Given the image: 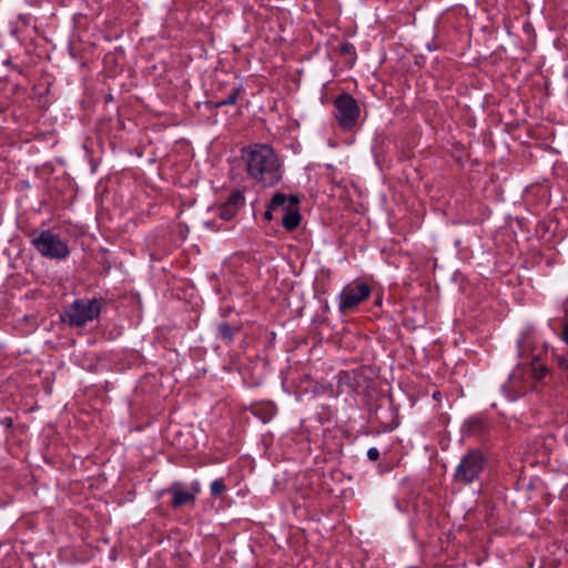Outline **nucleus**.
Returning a JSON list of instances; mask_svg holds the SVG:
<instances>
[{"mask_svg": "<svg viewBox=\"0 0 568 568\" xmlns=\"http://www.w3.org/2000/svg\"><path fill=\"white\" fill-rule=\"evenodd\" d=\"M556 361L560 369L568 372V353L556 355Z\"/></svg>", "mask_w": 568, "mask_h": 568, "instance_id": "obj_16", "label": "nucleus"}, {"mask_svg": "<svg viewBox=\"0 0 568 568\" xmlns=\"http://www.w3.org/2000/svg\"><path fill=\"white\" fill-rule=\"evenodd\" d=\"M288 200H290V203L287 204L286 210H291L292 206H294L298 203V197L296 195H291Z\"/></svg>", "mask_w": 568, "mask_h": 568, "instance_id": "obj_19", "label": "nucleus"}, {"mask_svg": "<svg viewBox=\"0 0 568 568\" xmlns=\"http://www.w3.org/2000/svg\"><path fill=\"white\" fill-rule=\"evenodd\" d=\"M101 307V300H75L63 312V314L61 315V320L63 323L70 326L82 327L87 323L92 322L99 317Z\"/></svg>", "mask_w": 568, "mask_h": 568, "instance_id": "obj_2", "label": "nucleus"}, {"mask_svg": "<svg viewBox=\"0 0 568 568\" xmlns=\"http://www.w3.org/2000/svg\"><path fill=\"white\" fill-rule=\"evenodd\" d=\"M534 388L531 377L526 374L523 365L518 366L509 376L507 384L503 386L507 397L511 400L527 394Z\"/></svg>", "mask_w": 568, "mask_h": 568, "instance_id": "obj_7", "label": "nucleus"}, {"mask_svg": "<svg viewBox=\"0 0 568 568\" xmlns=\"http://www.w3.org/2000/svg\"><path fill=\"white\" fill-rule=\"evenodd\" d=\"M274 210H275V209H270V205H268V206H267V210H266V212H265V214H264V217H265L266 220H272V211H274Z\"/></svg>", "mask_w": 568, "mask_h": 568, "instance_id": "obj_20", "label": "nucleus"}, {"mask_svg": "<svg viewBox=\"0 0 568 568\" xmlns=\"http://www.w3.org/2000/svg\"><path fill=\"white\" fill-rule=\"evenodd\" d=\"M486 458L478 449L468 450L460 459L454 480L462 485H469L479 479L480 474L486 467Z\"/></svg>", "mask_w": 568, "mask_h": 568, "instance_id": "obj_3", "label": "nucleus"}, {"mask_svg": "<svg viewBox=\"0 0 568 568\" xmlns=\"http://www.w3.org/2000/svg\"><path fill=\"white\" fill-rule=\"evenodd\" d=\"M286 203H287L286 195L283 193H276V194H274V196L271 200L270 209L277 210L280 207H283L286 211V207H287Z\"/></svg>", "mask_w": 568, "mask_h": 568, "instance_id": "obj_13", "label": "nucleus"}, {"mask_svg": "<svg viewBox=\"0 0 568 568\" xmlns=\"http://www.w3.org/2000/svg\"><path fill=\"white\" fill-rule=\"evenodd\" d=\"M301 222V214L297 210H286L282 217V224L287 231L295 230Z\"/></svg>", "mask_w": 568, "mask_h": 568, "instance_id": "obj_11", "label": "nucleus"}, {"mask_svg": "<svg viewBox=\"0 0 568 568\" xmlns=\"http://www.w3.org/2000/svg\"><path fill=\"white\" fill-rule=\"evenodd\" d=\"M349 48H351V44H348V43H344V44H342V47H341V51H342V52H348V51H349Z\"/></svg>", "mask_w": 568, "mask_h": 568, "instance_id": "obj_21", "label": "nucleus"}, {"mask_svg": "<svg viewBox=\"0 0 568 568\" xmlns=\"http://www.w3.org/2000/svg\"><path fill=\"white\" fill-rule=\"evenodd\" d=\"M168 491L172 495L171 506L180 508L189 504H194L195 496L200 491L199 487H193L192 490L183 488L182 484L174 483Z\"/></svg>", "mask_w": 568, "mask_h": 568, "instance_id": "obj_8", "label": "nucleus"}, {"mask_svg": "<svg viewBox=\"0 0 568 568\" xmlns=\"http://www.w3.org/2000/svg\"><path fill=\"white\" fill-rule=\"evenodd\" d=\"M31 244L44 257L63 260L70 254L68 244L50 230L40 232L31 240Z\"/></svg>", "mask_w": 568, "mask_h": 568, "instance_id": "obj_4", "label": "nucleus"}, {"mask_svg": "<svg viewBox=\"0 0 568 568\" xmlns=\"http://www.w3.org/2000/svg\"><path fill=\"white\" fill-rule=\"evenodd\" d=\"M371 294L368 284L355 281L346 285L339 294L338 310L343 314L354 311Z\"/></svg>", "mask_w": 568, "mask_h": 568, "instance_id": "obj_5", "label": "nucleus"}, {"mask_svg": "<svg viewBox=\"0 0 568 568\" xmlns=\"http://www.w3.org/2000/svg\"><path fill=\"white\" fill-rule=\"evenodd\" d=\"M210 489H211V495L214 497L222 495L223 491L225 490V485H224L223 479H215L214 481H212Z\"/></svg>", "mask_w": 568, "mask_h": 568, "instance_id": "obj_14", "label": "nucleus"}, {"mask_svg": "<svg viewBox=\"0 0 568 568\" xmlns=\"http://www.w3.org/2000/svg\"><path fill=\"white\" fill-rule=\"evenodd\" d=\"M237 100V90H234L226 99L217 102V106L234 104Z\"/></svg>", "mask_w": 568, "mask_h": 568, "instance_id": "obj_15", "label": "nucleus"}, {"mask_svg": "<svg viewBox=\"0 0 568 568\" xmlns=\"http://www.w3.org/2000/svg\"><path fill=\"white\" fill-rule=\"evenodd\" d=\"M242 158L248 175L262 186H274L282 179L278 158L271 146L254 144L243 150Z\"/></svg>", "mask_w": 568, "mask_h": 568, "instance_id": "obj_1", "label": "nucleus"}, {"mask_svg": "<svg viewBox=\"0 0 568 568\" xmlns=\"http://www.w3.org/2000/svg\"><path fill=\"white\" fill-rule=\"evenodd\" d=\"M560 337L568 345V320L562 324Z\"/></svg>", "mask_w": 568, "mask_h": 568, "instance_id": "obj_18", "label": "nucleus"}, {"mask_svg": "<svg viewBox=\"0 0 568 568\" xmlns=\"http://www.w3.org/2000/svg\"><path fill=\"white\" fill-rule=\"evenodd\" d=\"M237 331V326H231L226 322H222L217 325V335L221 339H223L226 343H230L233 339L234 334Z\"/></svg>", "mask_w": 568, "mask_h": 568, "instance_id": "obj_12", "label": "nucleus"}, {"mask_svg": "<svg viewBox=\"0 0 568 568\" xmlns=\"http://www.w3.org/2000/svg\"><path fill=\"white\" fill-rule=\"evenodd\" d=\"M359 116V106L348 93H343L335 100V118L344 130L353 129Z\"/></svg>", "mask_w": 568, "mask_h": 568, "instance_id": "obj_6", "label": "nucleus"}, {"mask_svg": "<svg viewBox=\"0 0 568 568\" xmlns=\"http://www.w3.org/2000/svg\"><path fill=\"white\" fill-rule=\"evenodd\" d=\"M367 457L369 460L375 462L379 458V450L375 447H372L367 450Z\"/></svg>", "mask_w": 568, "mask_h": 568, "instance_id": "obj_17", "label": "nucleus"}, {"mask_svg": "<svg viewBox=\"0 0 568 568\" xmlns=\"http://www.w3.org/2000/svg\"><path fill=\"white\" fill-rule=\"evenodd\" d=\"M439 393L434 394V398H438Z\"/></svg>", "mask_w": 568, "mask_h": 568, "instance_id": "obj_22", "label": "nucleus"}, {"mask_svg": "<svg viewBox=\"0 0 568 568\" xmlns=\"http://www.w3.org/2000/svg\"><path fill=\"white\" fill-rule=\"evenodd\" d=\"M243 204L244 195L241 191H234L227 201L219 207V216L224 221H229L236 215Z\"/></svg>", "mask_w": 568, "mask_h": 568, "instance_id": "obj_9", "label": "nucleus"}, {"mask_svg": "<svg viewBox=\"0 0 568 568\" xmlns=\"http://www.w3.org/2000/svg\"><path fill=\"white\" fill-rule=\"evenodd\" d=\"M523 366L526 369V374L531 377L532 383L542 379L548 373V367L541 364L537 358Z\"/></svg>", "mask_w": 568, "mask_h": 568, "instance_id": "obj_10", "label": "nucleus"}]
</instances>
